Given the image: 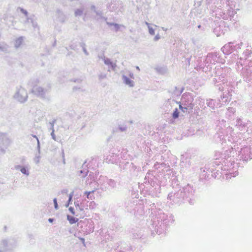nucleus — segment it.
I'll use <instances>...</instances> for the list:
<instances>
[{"mask_svg":"<svg viewBox=\"0 0 252 252\" xmlns=\"http://www.w3.org/2000/svg\"><path fill=\"white\" fill-rule=\"evenodd\" d=\"M73 196V191L71 192L69 194V198H68V201L65 205V207H66V208L68 207L69 206V204L71 203V202L72 201V198Z\"/></svg>","mask_w":252,"mask_h":252,"instance_id":"13","label":"nucleus"},{"mask_svg":"<svg viewBox=\"0 0 252 252\" xmlns=\"http://www.w3.org/2000/svg\"><path fill=\"white\" fill-rule=\"evenodd\" d=\"M50 124L51 125V128L52 129V132L51 133V135L52 137V138L55 140L57 141L56 135L54 133V122H53L52 123H50Z\"/></svg>","mask_w":252,"mask_h":252,"instance_id":"12","label":"nucleus"},{"mask_svg":"<svg viewBox=\"0 0 252 252\" xmlns=\"http://www.w3.org/2000/svg\"><path fill=\"white\" fill-rule=\"evenodd\" d=\"M74 205H75V206L76 207H79V203L78 202H74Z\"/></svg>","mask_w":252,"mask_h":252,"instance_id":"32","label":"nucleus"},{"mask_svg":"<svg viewBox=\"0 0 252 252\" xmlns=\"http://www.w3.org/2000/svg\"><path fill=\"white\" fill-rule=\"evenodd\" d=\"M96 190V189H94L92 191H85L84 194L86 195L88 199L90 200H93L94 199V196L93 195L94 192Z\"/></svg>","mask_w":252,"mask_h":252,"instance_id":"8","label":"nucleus"},{"mask_svg":"<svg viewBox=\"0 0 252 252\" xmlns=\"http://www.w3.org/2000/svg\"><path fill=\"white\" fill-rule=\"evenodd\" d=\"M106 77V74H101L99 75V79L100 80L103 79Z\"/></svg>","mask_w":252,"mask_h":252,"instance_id":"24","label":"nucleus"},{"mask_svg":"<svg viewBox=\"0 0 252 252\" xmlns=\"http://www.w3.org/2000/svg\"><path fill=\"white\" fill-rule=\"evenodd\" d=\"M81 239L82 241H84V239H83V238H81Z\"/></svg>","mask_w":252,"mask_h":252,"instance_id":"38","label":"nucleus"},{"mask_svg":"<svg viewBox=\"0 0 252 252\" xmlns=\"http://www.w3.org/2000/svg\"><path fill=\"white\" fill-rule=\"evenodd\" d=\"M32 136L35 138V140L32 141V142H34L36 141L37 142V149L38 150V153L40 154V143L38 138L37 137V136L35 135H32Z\"/></svg>","mask_w":252,"mask_h":252,"instance_id":"11","label":"nucleus"},{"mask_svg":"<svg viewBox=\"0 0 252 252\" xmlns=\"http://www.w3.org/2000/svg\"><path fill=\"white\" fill-rule=\"evenodd\" d=\"M160 38V36L159 34H157L154 38V41H157Z\"/></svg>","mask_w":252,"mask_h":252,"instance_id":"23","label":"nucleus"},{"mask_svg":"<svg viewBox=\"0 0 252 252\" xmlns=\"http://www.w3.org/2000/svg\"><path fill=\"white\" fill-rule=\"evenodd\" d=\"M11 142L7 133L0 132V154L3 155L6 153Z\"/></svg>","mask_w":252,"mask_h":252,"instance_id":"1","label":"nucleus"},{"mask_svg":"<svg viewBox=\"0 0 252 252\" xmlns=\"http://www.w3.org/2000/svg\"><path fill=\"white\" fill-rule=\"evenodd\" d=\"M119 129L121 131H125L126 129V126H120Z\"/></svg>","mask_w":252,"mask_h":252,"instance_id":"21","label":"nucleus"},{"mask_svg":"<svg viewBox=\"0 0 252 252\" xmlns=\"http://www.w3.org/2000/svg\"><path fill=\"white\" fill-rule=\"evenodd\" d=\"M84 53H85L86 54H87V51H86V50L85 49H84Z\"/></svg>","mask_w":252,"mask_h":252,"instance_id":"35","label":"nucleus"},{"mask_svg":"<svg viewBox=\"0 0 252 252\" xmlns=\"http://www.w3.org/2000/svg\"><path fill=\"white\" fill-rule=\"evenodd\" d=\"M19 9L20 11L23 14V15L20 17V22L27 27H29L30 23H32V26L35 27L36 25L33 23L32 18L29 17L28 12L22 8H20Z\"/></svg>","mask_w":252,"mask_h":252,"instance_id":"4","label":"nucleus"},{"mask_svg":"<svg viewBox=\"0 0 252 252\" xmlns=\"http://www.w3.org/2000/svg\"><path fill=\"white\" fill-rule=\"evenodd\" d=\"M162 29L164 31H167V29L164 28V27H162Z\"/></svg>","mask_w":252,"mask_h":252,"instance_id":"34","label":"nucleus"},{"mask_svg":"<svg viewBox=\"0 0 252 252\" xmlns=\"http://www.w3.org/2000/svg\"><path fill=\"white\" fill-rule=\"evenodd\" d=\"M32 93L44 100H49L51 98L48 91L38 86H34L32 90Z\"/></svg>","mask_w":252,"mask_h":252,"instance_id":"2","label":"nucleus"},{"mask_svg":"<svg viewBox=\"0 0 252 252\" xmlns=\"http://www.w3.org/2000/svg\"><path fill=\"white\" fill-rule=\"evenodd\" d=\"M172 117L174 119H177L179 117V112L178 109L176 108L174 110L173 114H172Z\"/></svg>","mask_w":252,"mask_h":252,"instance_id":"16","label":"nucleus"},{"mask_svg":"<svg viewBox=\"0 0 252 252\" xmlns=\"http://www.w3.org/2000/svg\"><path fill=\"white\" fill-rule=\"evenodd\" d=\"M187 110L186 109H182V111L183 112H185Z\"/></svg>","mask_w":252,"mask_h":252,"instance_id":"36","label":"nucleus"},{"mask_svg":"<svg viewBox=\"0 0 252 252\" xmlns=\"http://www.w3.org/2000/svg\"><path fill=\"white\" fill-rule=\"evenodd\" d=\"M23 37H20L18 38H17L15 41V47L17 48L20 47V46L22 45L23 42Z\"/></svg>","mask_w":252,"mask_h":252,"instance_id":"9","label":"nucleus"},{"mask_svg":"<svg viewBox=\"0 0 252 252\" xmlns=\"http://www.w3.org/2000/svg\"><path fill=\"white\" fill-rule=\"evenodd\" d=\"M112 25H113L115 26L116 30H118L119 29L120 26L119 25H118L117 24H113Z\"/></svg>","mask_w":252,"mask_h":252,"instance_id":"27","label":"nucleus"},{"mask_svg":"<svg viewBox=\"0 0 252 252\" xmlns=\"http://www.w3.org/2000/svg\"><path fill=\"white\" fill-rule=\"evenodd\" d=\"M53 219H51V218L49 219V220H48V221H49L50 222H53Z\"/></svg>","mask_w":252,"mask_h":252,"instance_id":"33","label":"nucleus"},{"mask_svg":"<svg viewBox=\"0 0 252 252\" xmlns=\"http://www.w3.org/2000/svg\"><path fill=\"white\" fill-rule=\"evenodd\" d=\"M58 20L59 21L61 22H63L65 21L64 16L62 13H60V16L58 17Z\"/></svg>","mask_w":252,"mask_h":252,"instance_id":"18","label":"nucleus"},{"mask_svg":"<svg viewBox=\"0 0 252 252\" xmlns=\"http://www.w3.org/2000/svg\"><path fill=\"white\" fill-rule=\"evenodd\" d=\"M33 160L36 164L39 163L40 161V156L39 155L36 156L34 158Z\"/></svg>","mask_w":252,"mask_h":252,"instance_id":"19","label":"nucleus"},{"mask_svg":"<svg viewBox=\"0 0 252 252\" xmlns=\"http://www.w3.org/2000/svg\"><path fill=\"white\" fill-rule=\"evenodd\" d=\"M95 12H96V13L97 15H99V16L101 15V12L100 11H95Z\"/></svg>","mask_w":252,"mask_h":252,"instance_id":"31","label":"nucleus"},{"mask_svg":"<svg viewBox=\"0 0 252 252\" xmlns=\"http://www.w3.org/2000/svg\"><path fill=\"white\" fill-rule=\"evenodd\" d=\"M136 69H138V70H140V68H139V66H137L136 67Z\"/></svg>","mask_w":252,"mask_h":252,"instance_id":"37","label":"nucleus"},{"mask_svg":"<svg viewBox=\"0 0 252 252\" xmlns=\"http://www.w3.org/2000/svg\"><path fill=\"white\" fill-rule=\"evenodd\" d=\"M121 73H122V79L123 82L129 87H133L134 86V82L127 76L124 71H121Z\"/></svg>","mask_w":252,"mask_h":252,"instance_id":"6","label":"nucleus"},{"mask_svg":"<svg viewBox=\"0 0 252 252\" xmlns=\"http://www.w3.org/2000/svg\"><path fill=\"white\" fill-rule=\"evenodd\" d=\"M13 97L17 101L23 103L27 100L28 95L27 91L22 86H19L16 88Z\"/></svg>","mask_w":252,"mask_h":252,"instance_id":"3","label":"nucleus"},{"mask_svg":"<svg viewBox=\"0 0 252 252\" xmlns=\"http://www.w3.org/2000/svg\"><path fill=\"white\" fill-rule=\"evenodd\" d=\"M68 210L73 215H75V212L73 207H70Z\"/></svg>","mask_w":252,"mask_h":252,"instance_id":"25","label":"nucleus"},{"mask_svg":"<svg viewBox=\"0 0 252 252\" xmlns=\"http://www.w3.org/2000/svg\"><path fill=\"white\" fill-rule=\"evenodd\" d=\"M53 202L54 204L55 209L56 210H58L59 209V207H58V203H57V198H55L53 199Z\"/></svg>","mask_w":252,"mask_h":252,"instance_id":"22","label":"nucleus"},{"mask_svg":"<svg viewBox=\"0 0 252 252\" xmlns=\"http://www.w3.org/2000/svg\"><path fill=\"white\" fill-rule=\"evenodd\" d=\"M83 10L82 9H77L75 12L76 16H80L83 14Z\"/></svg>","mask_w":252,"mask_h":252,"instance_id":"17","label":"nucleus"},{"mask_svg":"<svg viewBox=\"0 0 252 252\" xmlns=\"http://www.w3.org/2000/svg\"><path fill=\"white\" fill-rule=\"evenodd\" d=\"M67 220L69 221L70 224H72L78 220V219L69 215L67 216Z\"/></svg>","mask_w":252,"mask_h":252,"instance_id":"10","label":"nucleus"},{"mask_svg":"<svg viewBox=\"0 0 252 252\" xmlns=\"http://www.w3.org/2000/svg\"><path fill=\"white\" fill-rule=\"evenodd\" d=\"M30 167L29 165L22 166L20 165H17L15 166V169L17 170H19L20 172L26 177L30 175Z\"/></svg>","mask_w":252,"mask_h":252,"instance_id":"5","label":"nucleus"},{"mask_svg":"<svg viewBox=\"0 0 252 252\" xmlns=\"http://www.w3.org/2000/svg\"><path fill=\"white\" fill-rule=\"evenodd\" d=\"M91 9L93 10H94V12H95V7L94 5H92L91 6Z\"/></svg>","mask_w":252,"mask_h":252,"instance_id":"30","label":"nucleus"},{"mask_svg":"<svg viewBox=\"0 0 252 252\" xmlns=\"http://www.w3.org/2000/svg\"><path fill=\"white\" fill-rule=\"evenodd\" d=\"M7 46L4 43L0 42V50L2 51H5L7 50Z\"/></svg>","mask_w":252,"mask_h":252,"instance_id":"15","label":"nucleus"},{"mask_svg":"<svg viewBox=\"0 0 252 252\" xmlns=\"http://www.w3.org/2000/svg\"><path fill=\"white\" fill-rule=\"evenodd\" d=\"M7 46L4 43L0 42V50L2 51H5L7 50Z\"/></svg>","mask_w":252,"mask_h":252,"instance_id":"14","label":"nucleus"},{"mask_svg":"<svg viewBox=\"0 0 252 252\" xmlns=\"http://www.w3.org/2000/svg\"><path fill=\"white\" fill-rule=\"evenodd\" d=\"M148 30L149 32L151 35L155 34V30L152 27H149V28H148Z\"/></svg>","mask_w":252,"mask_h":252,"instance_id":"20","label":"nucleus"},{"mask_svg":"<svg viewBox=\"0 0 252 252\" xmlns=\"http://www.w3.org/2000/svg\"><path fill=\"white\" fill-rule=\"evenodd\" d=\"M179 108H180V109H181V110H182V109H186V110H187V108L186 107H183L182 105H179Z\"/></svg>","mask_w":252,"mask_h":252,"instance_id":"29","label":"nucleus"},{"mask_svg":"<svg viewBox=\"0 0 252 252\" xmlns=\"http://www.w3.org/2000/svg\"><path fill=\"white\" fill-rule=\"evenodd\" d=\"M128 75L130 78L132 79H134V74L132 72L129 71Z\"/></svg>","mask_w":252,"mask_h":252,"instance_id":"26","label":"nucleus"},{"mask_svg":"<svg viewBox=\"0 0 252 252\" xmlns=\"http://www.w3.org/2000/svg\"><path fill=\"white\" fill-rule=\"evenodd\" d=\"M145 25L147 26L148 28H149V27H151V26H150V23H149L148 22H145Z\"/></svg>","mask_w":252,"mask_h":252,"instance_id":"28","label":"nucleus"},{"mask_svg":"<svg viewBox=\"0 0 252 252\" xmlns=\"http://www.w3.org/2000/svg\"><path fill=\"white\" fill-rule=\"evenodd\" d=\"M104 63L105 64L110 66L112 70H115V69L116 67V63L115 62L114 63V62H112L108 58H104Z\"/></svg>","mask_w":252,"mask_h":252,"instance_id":"7","label":"nucleus"}]
</instances>
